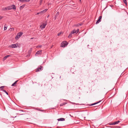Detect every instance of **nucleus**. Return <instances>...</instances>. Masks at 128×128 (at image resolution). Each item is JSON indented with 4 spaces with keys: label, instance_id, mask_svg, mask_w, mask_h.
Here are the masks:
<instances>
[{
    "label": "nucleus",
    "instance_id": "obj_8",
    "mask_svg": "<svg viewBox=\"0 0 128 128\" xmlns=\"http://www.w3.org/2000/svg\"><path fill=\"white\" fill-rule=\"evenodd\" d=\"M48 9H45V10H43L42 11H41L40 12V14H44V13L46 12L47 11Z\"/></svg>",
    "mask_w": 128,
    "mask_h": 128
},
{
    "label": "nucleus",
    "instance_id": "obj_32",
    "mask_svg": "<svg viewBox=\"0 0 128 128\" xmlns=\"http://www.w3.org/2000/svg\"><path fill=\"white\" fill-rule=\"evenodd\" d=\"M76 105H79V104H76Z\"/></svg>",
    "mask_w": 128,
    "mask_h": 128
},
{
    "label": "nucleus",
    "instance_id": "obj_20",
    "mask_svg": "<svg viewBox=\"0 0 128 128\" xmlns=\"http://www.w3.org/2000/svg\"><path fill=\"white\" fill-rule=\"evenodd\" d=\"M72 34L71 33V32L69 34L68 36V38H71L72 36Z\"/></svg>",
    "mask_w": 128,
    "mask_h": 128
},
{
    "label": "nucleus",
    "instance_id": "obj_29",
    "mask_svg": "<svg viewBox=\"0 0 128 128\" xmlns=\"http://www.w3.org/2000/svg\"><path fill=\"white\" fill-rule=\"evenodd\" d=\"M3 18L2 16H0V20L1 19Z\"/></svg>",
    "mask_w": 128,
    "mask_h": 128
},
{
    "label": "nucleus",
    "instance_id": "obj_13",
    "mask_svg": "<svg viewBox=\"0 0 128 128\" xmlns=\"http://www.w3.org/2000/svg\"><path fill=\"white\" fill-rule=\"evenodd\" d=\"M58 121H64L65 120V119L64 118H60L58 119Z\"/></svg>",
    "mask_w": 128,
    "mask_h": 128
},
{
    "label": "nucleus",
    "instance_id": "obj_17",
    "mask_svg": "<svg viewBox=\"0 0 128 128\" xmlns=\"http://www.w3.org/2000/svg\"><path fill=\"white\" fill-rule=\"evenodd\" d=\"M101 101H102V100H100V101H99V102H95V103H93V104H92L91 105V106H93V105H95V104H97L99 103L100 102H101Z\"/></svg>",
    "mask_w": 128,
    "mask_h": 128
},
{
    "label": "nucleus",
    "instance_id": "obj_26",
    "mask_svg": "<svg viewBox=\"0 0 128 128\" xmlns=\"http://www.w3.org/2000/svg\"><path fill=\"white\" fill-rule=\"evenodd\" d=\"M30 1V0H24V2H29Z\"/></svg>",
    "mask_w": 128,
    "mask_h": 128
},
{
    "label": "nucleus",
    "instance_id": "obj_25",
    "mask_svg": "<svg viewBox=\"0 0 128 128\" xmlns=\"http://www.w3.org/2000/svg\"><path fill=\"white\" fill-rule=\"evenodd\" d=\"M6 24H5L4 26V30H6L7 29V28L6 27Z\"/></svg>",
    "mask_w": 128,
    "mask_h": 128
},
{
    "label": "nucleus",
    "instance_id": "obj_28",
    "mask_svg": "<svg viewBox=\"0 0 128 128\" xmlns=\"http://www.w3.org/2000/svg\"><path fill=\"white\" fill-rule=\"evenodd\" d=\"M61 34V32L59 33L58 34V36H60Z\"/></svg>",
    "mask_w": 128,
    "mask_h": 128
},
{
    "label": "nucleus",
    "instance_id": "obj_16",
    "mask_svg": "<svg viewBox=\"0 0 128 128\" xmlns=\"http://www.w3.org/2000/svg\"><path fill=\"white\" fill-rule=\"evenodd\" d=\"M11 47L12 48H14L17 47L16 44H12L11 45Z\"/></svg>",
    "mask_w": 128,
    "mask_h": 128
},
{
    "label": "nucleus",
    "instance_id": "obj_35",
    "mask_svg": "<svg viewBox=\"0 0 128 128\" xmlns=\"http://www.w3.org/2000/svg\"><path fill=\"white\" fill-rule=\"evenodd\" d=\"M81 0H80V1H81Z\"/></svg>",
    "mask_w": 128,
    "mask_h": 128
},
{
    "label": "nucleus",
    "instance_id": "obj_2",
    "mask_svg": "<svg viewBox=\"0 0 128 128\" xmlns=\"http://www.w3.org/2000/svg\"><path fill=\"white\" fill-rule=\"evenodd\" d=\"M22 34L23 33L22 32L18 33L15 37V39L16 40H18V39L21 36Z\"/></svg>",
    "mask_w": 128,
    "mask_h": 128
},
{
    "label": "nucleus",
    "instance_id": "obj_30",
    "mask_svg": "<svg viewBox=\"0 0 128 128\" xmlns=\"http://www.w3.org/2000/svg\"><path fill=\"white\" fill-rule=\"evenodd\" d=\"M40 14V12H38V13H37V14L38 15V14Z\"/></svg>",
    "mask_w": 128,
    "mask_h": 128
},
{
    "label": "nucleus",
    "instance_id": "obj_33",
    "mask_svg": "<svg viewBox=\"0 0 128 128\" xmlns=\"http://www.w3.org/2000/svg\"><path fill=\"white\" fill-rule=\"evenodd\" d=\"M33 38H31V39H33Z\"/></svg>",
    "mask_w": 128,
    "mask_h": 128
},
{
    "label": "nucleus",
    "instance_id": "obj_11",
    "mask_svg": "<svg viewBox=\"0 0 128 128\" xmlns=\"http://www.w3.org/2000/svg\"><path fill=\"white\" fill-rule=\"evenodd\" d=\"M10 55H8L5 56L2 59L3 60V61H4L5 60H6V59L7 58L9 57H10Z\"/></svg>",
    "mask_w": 128,
    "mask_h": 128
},
{
    "label": "nucleus",
    "instance_id": "obj_23",
    "mask_svg": "<svg viewBox=\"0 0 128 128\" xmlns=\"http://www.w3.org/2000/svg\"><path fill=\"white\" fill-rule=\"evenodd\" d=\"M66 103H62V104H60V106H63V105H65V104H66Z\"/></svg>",
    "mask_w": 128,
    "mask_h": 128
},
{
    "label": "nucleus",
    "instance_id": "obj_14",
    "mask_svg": "<svg viewBox=\"0 0 128 128\" xmlns=\"http://www.w3.org/2000/svg\"><path fill=\"white\" fill-rule=\"evenodd\" d=\"M82 24H78L74 25V26H81L82 25Z\"/></svg>",
    "mask_w": 128,
    "mask_h": 128
},
{
    "label": "nucleus",
    "instance_id": "obj_1",
    "mask_svg": "<svg viewBox=\"0 0 128 128\" xmlns=\"http://www.w3.org/2000/svg\"><path fill=\"white\" fill-rule=\"evenodd\" d=\"M7 7V8L8 9V10H11L12 9H13L15 10L16 9V6L14 4H13L12 5H11L10 6H8Z\"/></svg>",
    "mask_w": 128,
    "mask_h": 128
},
{
    "label": "nucleus",
    "instance_id": "obj_5",
    "mask_svg": "<svg viewBox=\"0 0 128 128\" xmlns=\"http://www.w3.org/2000/svg\"><path fill=\"white\" fill-rule=\"evenodd\" d=\"M46 24H44V23L42 24L40 26V28L42 29L44 28H45Z\"/></svg>",
    "mask_w": 128,
    "mask_h": 128
},
{
    "label": "nucleus",
    "instance_id": "obj_10",
    "mask_svg": "<svg viewBox=\"0 0 128 128\" xmlns=\"http://www.w3.org/2000/svg\"><path fill=\"white\" fill-rule=\"evenodd\" d=\"M42 50H39L37 52H36V54L35 55L37 56L38 55L41 54L42 53Z\"/></svg>",
    "mask_w": 128,
    "mask_h": 128
},
{
    "label": "nucleus",
    "instance_id": "obj_22",
    "mask_svg": "<svg viewBox=\"0 0 128 128\" xmlns=\"http://www.w3.org/2000/svg\"><path fill=\"white\" fill-rule=\"evenodd\" d=\"M2 91L6 93L8 95V92H6V91L5 90H3Z\"/></svg>",
    "mask_w": 128,
    "mask_h": 128
},
{
    "label": "nucleus",
    "instance_id": "obj_31",
    "mask_svg": "<svg viewBox=\"0 0 128 128\" xmlns=\"http://www.w3.org/2000/svg\"><path fill=\"white\" fill-rule=\"evenodd\" d=\"M36 110H40V109H37L36 108Z\"/></svg>",
    "mask_w": 128,
    "mask_h": 128
},
{
    "label": "nucleus",
    "instance_id": "obj_19",
    "mask_svg": "<svg viewBox=\"0 0 128 128\" xmlns=\"http://www.w3.org/2000/svg\"><path fill=\"white\" fill-rule=\"evenodd\" d=\"M123 2L125 4L126 6L127 5V3L126 0H123Z\"/></svg>",
    "mask_w": 128,
    "mask_h": 128
},
{
    "label": "nucleus",
    "instance_id": "obj_9",
    "mask_svg": "<svg viewBox=\"0 0 128 128\" xmlns=\"http://www.w3.org/2000/svg\"><path fill=\"white\" fill-rule=\"evenodd\" d=\"M120 122L119 120L117 121L113 122L112 124H110V125L116 124Z\"/></svg>",
    "mask_w": 128,
    "mask_h": 128
},
{
    "label": "nucleus",
    "instance_id": "obj_24",
    "mask_svg": "<svg viewBox=\"0 0 128 128\" xmlns=\"http://www.w3.org/2000/svg\"><path fill=\"white\" fill-rule=\"evenodd\" d=\"M42 45H39V46H36V48H41L42 47Z\"/></svg>",
    "mask_w": 128,
    "mask_h": 128
},
{
    "label": "nucleus",
    "instance_id": "obj_27",
    "mask_svg": "<svg viewBox=\"0 0 128 128\" xmlns=\"http://www.w3.org/2000/svg\"><path fill=\"white\" fill-rule=\"evenodd\" d=\"M24 0H20L19 1L21 2H24Z\"/></svg>",
    "mask_w": 128,
    "mask_h": 128
},
{
    "label": "nucleus",
    "instance_id": "obj_4",
    "mask_svg": "<svg viewBox=\"0 0 128 128\" xmlns=\"http://www.w3.org/2000/svg\"><path fill=\"white\" fill-rule=\"evenodd\" d=\"M78 31L79 30L78 29H77V30H76L75 29H74L71 32L72 34H76L78 32Z\"/></svg>",
    "mask_w": 128,
    "mask_h": 128
},
{
    "label": "nucleus",
    "instance_id": "obj_12",
    "mask_svg": "<svg viewBox=\"0 0 128 128\" xmlns=\"http://www.w3.org/2000/svg\"><path fill=\"white\" fill-rule=\"evenodd\" d=\"M18 81V80L16 81L12 85V86H16V84L17 83V82Z\"/></svg>",
    "mask_w": 128,
    "mask_h": 128
},
{
    "label": "nucleus",
    "instance_id": "obj_36",
    "mask_svg": "<svg viewBox=\"0 0 128 128\" xmlns=\"http://www.w3.org/2000/svg\"><path fill=\"white\" fill-rule=\"evenodd\" d=\"M18 1H19L20 0H18Z\"/></svg>",
    "mask_w": 128,
    "mask_h": 128
},
{
    "label": "nucleus",
    "instance_id": "obj_34",
    "mask_svg": "<svg viewBox=\"0 0 128 128\" xmlns=\"http://www.w3.org/2000/svg\"><path fill=\"white\" fill-rule=\"evenodd\" d=\"M53 46H52V47H51V48H52V47Z\"/></svg>",
    "mask_w": 128,
    "mask_h": 128
},
{
    "label": "nucleus",
    "instance_id": "obj_7",
    "mask_svg": "<svg viewBox=\"0 0 128 128\" xmlns=\"http://www.w3.org/2000/svg\"><path fill=\"white\" fill-rule=\"evenodd\" d=\"M42 67L41 66H40V67H39L37 68L36 71V72L40 71L41 70H42Z\"/></svg>",
    "mask_w": 128,
    "mask_h": 128
},
{
    "label": "nucleus",
    "instance_id": "obj_21",
    "mask_svg": "<svg viewBox=\"0 0 128 128\" xmlns=\"http://www.w3.org/2000/svg\"><path fill=\"white\" fill-rule=\"evenodd\" d=\"M4 86H1L0 87V90L2 91V90H4L3 89L4 88Z\"/></svg>",
    "mask_w": 128,
    "mask_h": 128
},
{
    "label": "nucleus",
    "instance_id": "obj_3",
    "mask_svg": "<svg viewBox=\"0 0 128 128\" xmlns=\"http://www.w3.org/2000/svg\"><path fill=\"white\" fill-rule=\"evenodd\" d=\"M68 44L66 42H62L60 46L64 48Z\"/></svg>",
    "mask_w": 128,
    "mask_h": 128
},
{
    "label": "nucleus",
    "instance_id": "obj_15",
    "mask_svg": "<svg viewBox=\"0 0 128 128\" xmlns=\"http://www.w3.org/2000/svg\"><path fill=\"white\" fill-rule=\"evenodd\" d=\"M26 4H24L22 5V6H20V10H22V9L25 6Z\"/></svg>",
    "mask_w": 128,
    "mask_h": 128
},
{
    "label": "nucleus",
    "instance_id": "obj_18",
    "mask_svg": "<svg viewBox=\"0 0 128 128\" xmlns=\"http://www.w3.org/2000/svg\"><path fill=\"white\" fill-rule=\"evenodd\" d=\"M7 7L4 8H2V10L3 11L4 10H8V9H7Z\"/></svg>",
    "mask_w": 128,
    "mask_h": 128
},
{
    "label": "nucleus",
    "instance_id": "obj_6",
    "mask_svg": "<svg viewBox=\"0 0 128 128\" xmlns=\"http://www.w3.org/2000/svg\"><path fill=\"white\" fill-rule=\"evenodd\" d=\"M102 18V16H100L99 17L98 20L96 22V24H98L100 22H101Z\"/></svg>",
    "mask_w": 128,
    "mask_h": 128
}]
</instances>
